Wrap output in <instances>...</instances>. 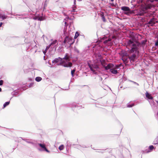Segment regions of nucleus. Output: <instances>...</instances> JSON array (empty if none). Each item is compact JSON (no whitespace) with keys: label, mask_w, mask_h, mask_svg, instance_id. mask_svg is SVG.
Listing matches in <instances>:
<instances>
[{"label":"nucleus","mask_w":158,"mask_h":158,"mask_svg":"<svg viewBox=\"0 0 158 158\" xmlns=\"http://www.w3.org/2000/svg\"><path fill=\"white\" fill-rule=\"evenodd\" d=\"M59 61H60V64L65 67H71L73 65V64L71 62H69L68 64H67L65 62V60H62V59L60 57H59L58 58L55 59L53 61V62L56 63Z\"/></svg>","instance_id":"nucleus-1"},{"label":"nucleus","mask_w":158,"mask_h":158,"mask_svg":"<svg viewBox=\"0 0 158 158\" xmlns=\"http://www.w3.org/2000/svg\"><path fill=\"white\" fill-rule=\"evenodd\" d=\"M127 44L130 46H131V49L130 51V53H133L135 52V53H139L138 51V45L134 43L133 41L130 40L127 42Z\"/></svg>","instance_id":"nucleus-2"},{"label":"nucleus","mask_w":158,"mask_h":158,"mask_svg":"<svg viewBox=\"0 0 158 158\" xmlns=\"http://www.w3.org/2000/svg\"><path fill=\"white\" fill-rule=\"evenodd\" d=\"M128 59L131 63H133L137 59L136 55L135 53H133L128 56Z\"/></svg>","instance_id":"nucleus-3"},{"label":"nucleus","mask_w":158,"mask_h":158,"mask_svg":"<svg viewBox=\"0 0 158 158\" xmlns=\"http://www.w3.org/2000/svg\"><path fill=\"white\" fill-rule=\"evenodd\" d=\"M88 66L90 68L91 71H92L93 72H95V70L94 69H97L98 68V66L96 64H88Z\"/></svg>","instance_id":"nucleus-4"},{"label":"nucleus","mask_w":158,"mask_h":158,"mask_svg":"<svg viewBox=\"0 0 158 158\" xmlns=\"http://www.w3.org/2000/svg\"><path fill=\"white\" fill-rule=\"evenodd\" d=\"M70 57L69 54L68 53H66L64 57L62 59V60H65L66 63L68 64V63L69 62V61L70 60Z\"/></svg>","instance_id":"nucleus-5"},{"label":"nucleus","mask_w":158,"mask_h":158,"mask_svg":"<svg viewBox=\"0 0 158 158\" xmlns=\"http://www.w3.org/2000/svg\"><path fill=\"white\" fill-rule=\"evenodd\" d=\"M122 10L124 11H127V12H125L124 13L125 14L129 15L131 13L130 10V8L128 7L127 6H123L121 7Z\"/></svg>","instance_id":"nucleus-6"},{"label":"nucleus","mask_w":158,"mask_h":158,"mask_svg":"<svg viewBox=\"0 0 158 158\" xmlns=\"http://www.w3.org/2000/svg\"><path fill=\"white\" fill-rule=\"evenodd\" d=\"M67 37V43L70 45V46H71L72 44H73L75 41V40L71 37L69 36H66Z\"/></svg>","instance_id":"nucleus-7"},{"label":"nucleus","mask_w":158,"mask_h":158,"mask_svg":"<svg viewBox=\"0 0 158 158\" xmlns=\"http://www.w3.org/2000/svg\"><path fill=\"white\" fill-rule=\"evenodd\" d=\"M38 145L41 148L43 149V150L45 151L48 153L50 152V151L47 149L46 146L44 144L39 143Z\"/></svg>","instance_id":"nucleus-8"},{"label":"nucleus","mask_w":158,"mask_h":158,"mask_svg":"<svg viewBox=\"0 0 158 158\" xmlns=\"http://www.w3.org/2000/svg\"><path fill=\"white\" fill-rule=\"evenodd\" d=\"M114 68V65L111 63H109L107 66L105 67L104 68L105 70H107L109 69H111Z\"/></svg>","instance_id":"nucleus-9"},{"label":"nucleus","mask_w":158,"mask_h":158,"mask_svg":"<svg viewBox=\"0 0 158 158\" xmlns=\"http://www.w3.org/2000/svg\"><path fill=\"white\" fill-rule=\"evenodd\" d=\"M155 20L154 18L152 19L148 22V23L150 24H151L152 26L154 24H155Z\"/></svg>","instance_id":"nucleus-10"},{"label":"nucleus","mask_w":158,"mask_h":158,"mask_svg":"<svg viewBox=\"0 0 158 158\" xmlns=\"http://www.w3.org/2000/svg\"><path fill=\"white\" fill-rule=\"evenodd\" d=\"M110 71L112 73L114 74H116L118 73L117 70L114 68L111 69Z\"/></svg>","instance_id":"nucleus-11"},{"label":"nucleus","mask_w":158,"mask_h":158,"mask_svg":"<svg viewBox=\"0 0 158 158\" xmlns=\"http://www.w3.org/2000/svg\"><path fill=\"white\" fill-rule=\"evenodd\" d=\"M128 59V57H127L124 56L123 57L122 60L124 63L126 64L128 62L129 60Z\"/></svg>","instance_id":"nucleus-12"},{"label":"nucleus","mask_w":158,"mask_h":158,"mask_svg":"<svg viewBox=\"0 0 158 158\" xmlns=\"http://www.w3.org/2000/svg\"><path fill=\"white\" fill-rule=\"evenodd\" d=\"M100 62H101V64L104 68L105 67V66L106 64V61H105V60H101L100 61Z\"/></svg>","instance_id":"nucleus-13"},{"label":"nucleus","mask_w":158,"mask_h":158,"mask_svg":"<svg viewBox=\"0 0 158 158\" xmlns=\"http://www.w3.org/2000/svg\"><path fill=\"white\" fill-rule=\"evenodd\" d=\"M146 97L149 99H152L153 97L152 96L151 94L147 92L146 94Z\"/></svg>","instance_id":"nucleus-14"},{"label":"nucleus","mask_w":158,"mask_h":158,"mask_svg":"<svg viewBox=\"0 0 158 158\" xmlns=\"http://www.w3.org/2000/svg\"><path fill=\"white\" fill-rule=\"evenodd\" d=\"M153 144L155 145L158 144V136L154 139Z\"/></svg>","instance_id":"nucleus-15"},{"label":"nucleus","mask_w":158,"mask_h":158,"mask_svg":"<svg viewBox=\"0 0 158 158\" xmlns=\"http://www.w3.org/2000/svg\"><path fill=\"white\" fill-rule=\"evenodd\" d=\"M149 150L147 151V152H149L151 151H152L154 148V147L153 145L150 146L149 147Z\"/></svg>","instance_id":"nucleus-16"},{"label":"nucleus","mask_w":158,"mask_h":158,"mask_svg":"<svg viewBox=\"0 0 158 158\" xmlns=\"http://www.w3.org/2000/svg\"><path fill=\"white\" fill-rule=\"evenodd\" d=\"M51 46V45H49L48 46H47L46 48V49L44 51L43 53H44L45 55V54L47 52V51L49 49L50 47Z\"/></svg>","instance_id":"nucleus-17"},{"label":"nucleus","mask_w":158,"mask_h":158,"mask_svg":"<svg viewBox=\"0 0 158 158\" xmlns=\"http://www.w3.org/2000/svg\"><path fill=\"white\" fill-rule=\"evenodd\" d=\"M153 7V5L151 4H148L146 6L147 9H151Z\"/></svg>","instance_id":"nucleus-18"},{"label":"nucleus","mask_w":158,"mask_h":158,"mask_svg":"<svg viewBox=\"0 0 158 158\" xmlns=\"http://www.w3.org/2000/svg\"><path fill=\"white\" fill-rule=\"evenodd\" d=\"M7 16L5 15H0V18H2V19H4L7 18Z\"/></svg>","instance_id":"nucleus-19"},{"label":"nucleus","mask_w":158,"mask_h":158,"mask_svg":"<svg viewBox=\"0 0 158 158\" xmlns=\"http://www.w3.org/2000/svg\"><path fill=\"white\" fill-rule=\"evenodd\" d=\"M42 78L40 77H37L35 78V80L38 82H39L41 80Z\"/></svg>","instance_id":"nucleus-20"},{"label":"nucleus","mask_w":158,"mask_h":158,"mask_svg":"<svg viewBox=\"0 0 158 158\" xmlns=\"http://www.w3.org/2000/svg\"><path fill=\"white\" fill-rule=\"evenodd\" d=\"M64 145H61L59 147V149L60 150H62L64 149Z\"/></svg>","instance_id":"nucleus-21"},{"label":"nucleus","mask_w":158,"mask_h":158,"mask_svg":"<svg viewBox=\"0 0 158 158\" xmlns=\"http://www.w3.org/2000/svg\"><path fill=\"white\" fill-rule=\"evenodd\" d=\"M10 103L9 102H6L3 105V107L4 108L6 106L9 105Z\"/></svg>","instance_id":"nucleus-22"},{"label":"nucleus","mask_w":158,"mask_h":158,"mask_svg":"<svg viewBox=\"0 0 158 158\" xmlns=\"http://www.w3.org/2000/svg\"><path fill=\"white\" fill-rule=\"evenodd\" d=\"M79 35V34L78 32L77 31L75 33V35L74 36V39H76L78 37Z\"/></svg>","instance_id":"nucleus-23"},{"label":"nucleus","mask_w":158,"mask_h":158,"mask_svg":"<svg viewBox=\"0 0 158 158\" xmlns=\"http://www.w3.org/2000/svg\"><path fill=\"white\" fill-rule=\"evenodd\" d=\"M120 66V65H115V66L114 65V68L115 69H118V68Z\"/></svg>","instance_id":"nucleus-24"},{"label":"nucleus","mask_w":158,"mask_h":158,"mask_svg":"<svg viewBox=\"0 0 158 158\" xmlns=\"http://www.w3.org/2000/svg\"><path fill=\"white\" fill-rule=\"evenodd\" d=\"M75 70H76L75 69H74L71 71V75H72V77L74 76V74L75 71Z\"/></svg>","instance_id":"nucleus-25"},{"label":"nucleus","mask_w":158,"mask_h":158,"mask_svg":"<svg viewBox=\"0 0 158 158\" xmlns=\"http://www.w3.org/2000/svg\"><path fill=\"white\" fill-rule=\"evenodd\" d=\"M37 19L39 21H42L43 20V17H37Z\"/></svg>","instance_id":"nucleus-26"},{"label":"nucleus","mask_w":158,"mask_h":158,"mask_svg":"<svg viewBox=\"0 0 158 158\" xmlns=\"http://www.w3.org/2000/svg\"><path fill=\"white\" fill-rule=\"evenodd\" d=\"M67 39H68L67 37L66 36L64 39V43L65 44L66 42L67 43Z\"/></svg>","instance_id":"nucleus-27"},{"label":"nucleus","mask_w":158,"mask_h":158,"mask_svg":"<svg viewBox=\"0 0 158 158\" xmlns=\"http://www.w3.org/2000/svg\"><path fill=\"white\" fill-rule=\"evenodd\" d=\"M102 19L103 20V22H105L106 21V19H105V18L104 17V15H102Z\"/></svg>","instance_id":"nucleus-28"},{"label":"nucleus","mask_w":158,"mask_h":158,"mask_svg":"<svg viewBox=\"0 0 158 158\" xmlns=\"http://www.w3.org/2000/svg\"><path fill=\"white\" fill-rule=\"evenodd\" d=\"M57 42V41L56 40L53 41L52 43L50 45H51V46L53 44H55Z\"/></svg>","instance_id":"nucleus-29"},{"label":"nucleus","mask_w":158,"mask_h":158,"mask_svg":"<svg viewBox=\"0 0 158 158\" xmlns=\"http://www.w3.org/2000/svg\"><path fill=\"white\" fill-rule=\"evenodd\" d=\"M155 45L156 46H158V37L157 40L156 41L155 43Z\"/></svg>","instance_id":"nucleus-30"},{"label":"nucleus","mask_w":158,"mask_h":158,"mask_svg":"<svg viewBox=\"0 0 158 158\" xmlns=\"http://www.w3.org/2000/svg\"><path fill=\"white\" fill-rule=\"evenodd\" d=\"M3 84V81L2 80H0V85H2Z\"/></svg>","instance_id":"nucleus-31"},{"label":"nucleus","mask_w":158,"mask_h":158,"mask_svg":"<svg viewBox=\"0 0 158 158\" xmlns=\"http://www.w3.org/2000/svg\"><path fill=\"white\" fill-rule=\"evenodd\" d=\"M108 42V41H107V40H105V41H104V44H106V43H107Z\"/></svg>","instance_id":"nucleus-32"},{"label":"nucleus","mask_w":158,"mask_h":158,"mask_svg":"<svg viewBox=\"0 0 158 158\" xmlns=\"http://www.w3.org/2000/svg\"><path fill=\"white\" fill-rule=\"evenodd\" d=\"M133 106V105H128V107H132Z\"/></svg>","instance_id":"nucleus-33"},{"label":"nucleus","mask_w":158,"mask_h":158,"mask_svg":"<svg viewBox=\"0 0 158 158\" xmlns=\"http://www.w3.org/2000/svg\"><path fill=\"white\" fill-rule=\"evenodd\" d=\"M111 40V39H110V38H109L108 40H107V41H110Z\"/></svg>","instance_id":"nucleus-34"},{"label":"nucleus","mask_w":158,"mask_h":158,"mask_svg":"<svg viewBox=\"0 0 158 158\" xmlns=\"http://www.w3.org/2000/svg\"><path fill=\"white\" fill-rule=\"evenodd\" d=\"M2 24V22H1L0 23V27H1Z\"/></svg>","instance_id":"nucleus-35"},{"label":"nucleus","mask_w":158,"mask_h":158,"mask_svg":"<svg viewBox=\"0 0 158 158\" xmlns=\"http://www.w3.org/2000/svg\"><path fill=\"white\" fill-rule=\"evenodd\" d=\"M154 1V0H150V1L151 2H153Z\"/></svg>","instance_id":"nucleus-36"},{"label":"nucleus","mask_w":158,"mask_h":158,"mask_svg":"<svg viewBox=\"0 0 158 158\" xmlns=\"http://www.w3.org/2000/svg\"><path fill=\"white\" fill-rule=\"evenodd\" d=\"M2 91V89L0 88V92L1 91Z\"/></svg>","instance_id":"nucleus-37"},{"label":"nucleus","mask_w":158,"mask_h":158,"mask_svg":"<svg viewBox=\"0 0 158 158\" xmlns=\"http://www.w3.org/2000/svg\"><path fill=\"white\" fill-rule=\"evenodd\" d=\"M112 2H113V1H114V0H110Z\"/></svg>","instance_id":"nucleus-38"},{"label":"nucleus","mask_w":158,"mask_h":158,"mask_svg":"<svg viewBox=\"0 0 158 158\" xmlns=\"http://www.w3.org/2000/svg\"><path fill=\"white\" fill-rule=\"evenodd\" d=\"M155 1H158V0H154Z\"/></svg>","instance_id":"nucleus-39"},{"label":"nucleus","mask_w":158,"mask_h":158,"mask_svg":"<svg viewBox=\"0 0 158 158\" xmlns=\"http://www.w3.org/2000/svg\"><path fill=\"white\" fill-rule=\"evenodd\" d=\"M37 17H36V18H35V19H37Z\"/></svg>","instance_id":"nucleus-40"},{"label":"nucleus","mask_w":158,"mask_h":158,"mask_svg":"<svg viewBox=\"0 0 158 158\" xmlns=\"http://www.w3.org/2000/svg\"><path fill=\"white\" fill-rule=\"evenodd\" d=\"M78 0L79 1H82V0Z\"/></svg>","instance_id":"nucleus-41"},{"label":"nucleus","mask_w":158,"mask_h":158,"mask_svg":"<svg viewBox=\"0 0 158 158\" xmlns=\"http://www.w3.org/2000/svg\"><path fill=\"white\" fill-rule=\"evenodd\" d=\"M67 23L66 22H65V24H66Z\"/></svg>","instance_id":"nucleus-42"},{"label":"nucleus","mask_w":158,"mask_h":158,"mask_svg":"<svg viewBox=\"0 0 158 158\" xmlns=\"http://www.w3.org/2000/svg\"><path fill=\"white\" fill-rule=\"evenodd\" d=\"M76 0H74V2H75Z\"/></svg>","instance_id":"nucleus-43"},{"label":"nucleus","mask_w":158,"mask_h":158,"mask_svg":"<svg viewBox=\"0 0 158 158\" xmlns=\"http://www.w3.org/2000/svg\"><path fill=\"white\" fill-rule=\"evenodd\" d=\"M157 103H158V102H157Z\"/></svg>","instance_id":"nucleus-44"}]
</instances>
